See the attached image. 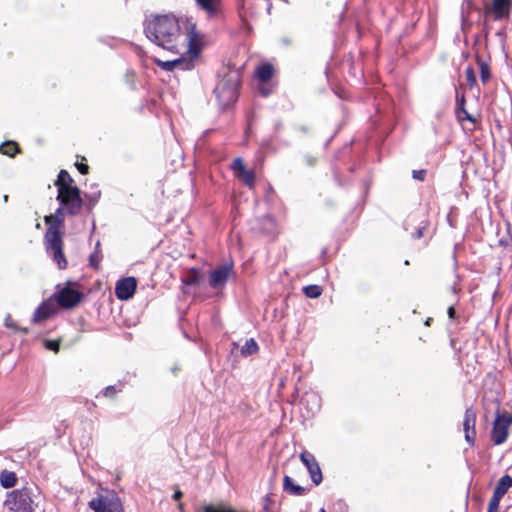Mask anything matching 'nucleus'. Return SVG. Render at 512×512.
Masks as SVG:
<instances>
[{"instance_id":"f257e3e1","label":"nucleus","mask_w":512,"mask_h":512,"mask_svg":"<svg viewBox=\"0 0 512 512\" xmlns=\"http://www.w3.org/2000/svg\"><path fill=\"white\" fill-rule=\"evenodd\" d=\"M146 37L163 49L179 53L182 33L179 20L173 14L150 15L144 23Z\"/></svg>"},{"instance_id":"f03ea898","label":"nucleus","mask_w":512,"mask_h":512,"mask_svg":"<svg viewBox=\"0 0 512 512\" xmlns=\"http://www.w3.org/2000/svg\"><path fill=\"white\" fill-rule=\"evenodd\" d=\"M64 209L65 207L60 205L54 214L45 216V223L48 225L44 235L45 249L59 269H66L68 264L63 253L64 242L61 232L65 221Z\"/></svg>"},{"instance_id":"7ed1b4c3","label":"nucleus","mask_w":512,"mask_h":512,"mask_svg":"<svg viewBox=\"0 0 512 512\" xmlns=\"http://www.w3.org/2000/svg\"><path fill=\"white\" fill-rule=\"evenodd\" d=\"M219 80L214 88V94L221 109L233 105L239 96L241 72L237 68L223 67L218 72Z\"/></svg>"},{"instance_id":"20e7f679","label":"nucleus","mask_w":512,"mask_h":512,"mask_svg":"<svg viewBox=\"0 0 512 512\" xmlns=\"http://www.w3.org/2000/svg\"><path fill=\"white\" fill-rule=\"evenodd\" d=\"M34 496L35 489L25 486L9 492L4 505L11 512H34Z\"/></svg>"},{"instance_id":"39448f33","label":"nucleus","mask_w":512,"mask_h":512,"mask_svg":"<svg viewBox=\"0 0 512 512\" xmlns=\"http://www.w3.org/2000/svg\"><path fill=\"white\" fill-rule=\"evenodd\" d=\"M56 199L70 215L79 214L83 206L81 192L78 187L60 189Z\"/></svg>"},{"instance_id":"423d86ee","label":"nucleus","mask_w":512,"mask_h":512,"mask_svg":"<svg viewBox=\"0 0 512 512\" xmlns=\"http://www.w3.org/2000/svg\"><path fill=\"white\" fill-rule=\"evenodd\" d=\"M89 507L94 512H124L121 499L114 491L93 498L89 502Z\"/></svg>"},{"instance_id":"0eeeda50","label":"nucleus","mask_w":512,"mask_h":512,"mask_svg":"<svg viewBox=\"0 0 512 512\" xmlns=\"http://www.w3.org/2000/svg\"><path fill=\"white\" fill-rule=\"evenodd\" d=\"M233 273V264L225 263L213 269L209 275V285L212 289H223L231 274Z\"/></svg>"},{"instance_id":"6e6552de","label":"nucleus","mask_w":512,"mask_h":512,"mask_svg":"<svg viewBox=\"0 0 512 512\" xmlns=\"http://www.w3.org/2000/svg\"><path fill=\"white\" fill-rule=\"evenodd\" d=\"M512 423V418H506L505 415H497L491 432V439L495 445L503 444L508 437V428Z\"/></svg>"},{"instance_id":"1a4fd4ad","label":"nucleus","mask_w":512,"mask_h":512,"mask_svg":"<svg viewBox=\"0 0 512 512\" xmlns=\"http://www.w3.org/2000/svg\"><path fill=\"white\" fill-rule=\"evenodd\" d=\"M300 459H301L302 463L305 465V467L307 468V470L310 474L311 481L315 485H319L323 480V476H322V472H321L319 463L317 462L315 456L308 451H303L300 454Z\"/></svg>"},{"instance_id":"9d476101","label":"nucleus","mask_w":512,"mask_h":512,"mask_svg":"<svg viewBox=\"0 0 512 512\" xmlns=\"http://www.w3.org/2000/svg\"><path fill=\"white\" fill-rule=\"evenodd\" d=\"M55 296L58 304L64 308L75 307L83 297L81 292L69 287L61 289Z\"/></svg>"},{"instance_id":"9b49d317","label":"nucleus","mask_w":512,"mask_h":512,"mask_svg":"<svg viewBox=\"0 0 512 512\" xmlns=\"http://www.w3.org/2000/svg\"><path fill=\"white\" fill-rule=\"evenodd\" d=\"M512 10V0H492L486 13H491L494 21L508 19Z\"/></svg>"},{"instance_id":"f8f14e48","label":"nucleus","mask_w":512,"mask_h":512,"mask_svg":"<svg viewBox=\"0 0 512 512\" xmlns=\"http://www.w3.org/2000/svg\"><path fill=\"white\" fill-rule=\"evenodd\" d=\"M476 413L472 407H468L464 413L463 430L465 433V440L470 447L475 445L476 438Z\"/></svg>"},{"instance_id":"ddd939ff","label":"nucleus","mask_w":512,"mask_h":512,"mask_svg":"<svg viewBox=\"0 0 512 512\" xmlns=\"http://www.w3.org/2000/svg\"><path fill=\"white\" fill-rule=\"evenodd\" d=\"M137 287V281L134 277H126L117 281L115 286V295L119 300H128L133 297Z\"/></svg>"},{"instance_id":"4468645a","label":"nucleus","mask_w":512,"mask_h":512,"mask_svg":"<svg viewBox=\"0 0 512 512\" xmlns=\"http://www.w3.org/2000/svg\"><path fill=\"white\" fill-rule=\"evenodd\" d=\"M231 168L237 179L242 181L249 188L254 186L255 175L252 171L246 169L243 160L240 157L234 159Z\"/></svg>"},{"instance_id":"2eb2a0df","label":"nucleus","mask_w":512,"mask_h":512,"mask_svg":"<svg viewBox=\"0 0 512 512\" xmlns=\"http://www.w3.org/2000/svg\"><path fill=\"white\" fill-rule=\"evenodd\" d=\"M198 9L203 11L208 18H216L222 13V0H195Z\"/></svg>"},{"instance_id":"dca6fc26","label":"nucleus","mask_w":512,"mask_h":512,"mask_svg":"<svg viewBox=\"0 0 512 512\" xmlns=\"http://www.w3.org/2000/svg\"><path fill=\"white\" fill-rule=\"evenodd\" d=\"M283 490L294 496H302L308 492V489L297 485L293 482V479L290 476L285 475L283 478Z\"/></svg>"},{"instance_id":"f3484780","label":"nucleus","mask_w":512,"mask_h":512,"mask_svg":"<svg viewBox=\"0 0 512 512\" xmlns=\"http://www.w3.org/2000/svg\"><path fill=\"white\" fill-rule=\"evenodd\" d=\"M53 314V306L47 301L42 302L35 310L32 321L39 323Z\"/></svg>"},{"instance_id":"a211bd4d","label":"nucleus","mask_w":512,"mask_h":512,"mask_svg":"<svg viewBox=\"0 0 512 512\" xmlns=\"http://www.w3.org/2000/svg\"><path fill=\"white\" fill-rule=\"evenodd\" d=\"M201 279V271L198 268H190L181 278V282L184 286H195L200 284Z\"/></svg>"},{"instance_id":"6ab92c4d","label":"nucleus","mask_w":512,"mask_h":512,"mask_svg":"<svg viewBox=\"0 0 512 512\" xmlns=\"http://www.w3.org/2000/svg\"><path fill=\"white\" fill-rule=\"evenodd\" d=\"M456 116L459 121L468 120L471 122H475V118L469 114L465 108V97L462 95L460 98L457 96V107H456Z\"/></svg>"},{"instance_id":"aec40b11","label":"nucleus","mask_w":512,"mask_h":512,"mask_svg":"<svg viewBox=\"0 0 512 512\" xmlns=\"http://www.w3.org/2000/svg\"><path fill=\"white\" fill-rule=\"evenodd\" d=\"M274 74V68L271 64L264 63L257 67L255 75L261 82L269 81Z\"/></svg>"},{"instance_id":"412c9836","label":"nucleus","mask_w":512,"mask_h":512,"mask_svg":"<svg viewBox=\"0 0 512 512\" xmlns=\"http://www.w3.org/2000/svg\"><path fill=\"white\" fill-rule=\"evenodd\" d=\"M73 178L66 170H61L58 174L57 180L55 181V185L57 186L58 192L62 188H73L72 186Z\"/></svg>"},{"instance_id":"4be33fe9","label":"nucleus","mask_w":512,"mask_h":512,"mask_svg":"<svg viewBox=\"0 0 512 512\" xmlns=\"http://www.w3.org/2000/svg\"><path fill=\"white\" fill-rule=\"evenodd\" d=\"M17 482L16 474L14 472L4 470L0 474V483L4 488H12Z\"/></svg>"},{"instance_id":"5701e85b","label":"nucleus","mask_w":512,"mask_h":512,"mask_svg":"<svg viewBox=\"0 0 512 512\" xmlns=\"http://www.w3.org/2000/svg\"><path fill=\"white\" fill-rule=\"evenodd\" d=\"M301 402H302V404H309V403L312 404V407L310 409L312 414H314L320 408V398L315 393H306L303 396Z\"/></svg>"},{"instance_id":"b1692460","label":"nucleus","mask_w":512,"mask_h":512,"mask_svg":"<svg viewBox=\"0 0 512 512\" xmlns=\"http://www.w3.org/2000/svg\"><path fill=\"white\" fill-rule=\"evenodd\" d=\"M258 349H259V347H258L257 342L253 338H250V339L246 340L245 344L242 346L241 354L243 356H249V355L257 353Z\"/></svg>"},{"instance_id":"393cba45","label":"nucleus","mask_w":512,"mask_h":512,"mask_svg":"<svg viewBox=\"0 0 512 512\" xmlns=\"http://www.w3.org/2000/svg\"><path fill=\"white\" fill-rule=\"evenodd\" d=\"M477 64L479 66V69H480V77H481V81L483 83H486L489 81L490 77H491V73H490V67L489 65L483 61L480 57H477Z\"/></svg>"},{"instance_id":"a878e982","label":"nucleus","mask_w":512,"mask_h":512,"mask_svg":"<svg viewBox=\"0 0 512 512\" xmlns=\"http://www.w3.org/2000/svg\"><path fill=\"white\" fill-rule=\"evenodd\" d=\"M18 151L19 148L17 144L12 141H8L0 146V153H3L10 157H13Z\"/></svg>"},{"instance_id":"bb28decb","label":"nucleus","mask_w":512,"mask_h":512,"mask_svg":"<svg viewBox=\"0 0 512 512\" xmlns=\"http://www.w3.org/2000/svg\"><path fill=\"white\" fill-rule=\"evenodd\" d=\"M322 291L323 289L319 285H308L303 288L304 294L312 299L318 298L322 294Z\"/></svg>"},{"instance_id":"cd10ccee","label":"nucleus","mask_w":512,"mask_h":512,"mask_svg":"<svg viewBox=\"0 0 512 512\" xmlns=\"http://www.w3.org/2000/svg\"><path fill=\"white\" fill-rule=\"evenodd\" d=\"M496 487L507 493V491L512 487V477L508 474L502 476Z\"/></svg>"},{"instance_id":"c85d7f7f","label":"nucleus","mask_w":512,"mask_h":512,"mask_svg":"<svg viewBox=\"0 0 512 512\" xmlns=\"http://www.w3.org/2000/svg\"><path fill=\"white\" fill-rule=\"evenodd\" d=\"M158 64L166 70H173L174 68H176L178 66H182V65L186 64V62L183 59L178 58V59H175L172 61H165V62L159 61Z\"/></svg>"},{"instance_id":"c756f323","label":"nucleus","mask_w":512,"mask_h":512,"mask_svg":"<svg viewBox=\"0 0 512 512\" xmlns=\"http://www.w3.org/2000/svg\"><path fill=\"white\" fill-rule=\"evenodd\" d=\"M101 196V191L96 189L95 191L88 193L85 195L86 199L89 202V206L93 207L96 205V203L99 201Z\"/></svg>"},{"instance_id":"7c9ffc66","label":"nucleus","mask_w":512,"mask_h":512,"mask_svg":"<svg viewBox=\"0 0 512 512\" xmlns=\"http://www.w3.org/2000/svg\"><path fill=\"white\" fill-rule=\"evenodd\" d=\"M465 74H466V80L468 82V84L472 87L476 84V75H475V71L473 69V67L471 66H468L465 70Z\"/></svg>"},{"instance_id":"2f4dec72","label":"nucleus","mask_w":512,"mask_h":512,"mask_svg":"<svg viewBox=\"0 0 512 512\" xmlns=\"http://www.w3.org/2000/svg\"><path fill=\"white\" fill-rule=\"evenodd\" d=\"M120 390L117 389V387L115 385H110V386H107L106 388H104L102 390V394L105 396V397H114V395L119 392Z\"/></svg>"},{"instance_id":"473e14b6","label":"nucleus","mask_w":512,"mask_h":512,"mask_svg":"<svg viewBox=\"0 0 512 512\" xmlns=\"http://www.w3.org/2000/svg\"><path fill=\"white\" fill-rule=\"evenodd\" d=\"M99 262H100V257L97 254V252L92 253L90 255V257H89V264H90V266L95 268V269H98Z\"/></svg>"},{"instance_id":"72a5a7b5","label":"nucleus","mask_w":512,"mask_h":512,"mask_svg":"<svg viewBox=\"0 0 512 512\" xmlns=\"http://www.w3.org/2000/svg\"><path fill=\"white\" fill-rule=\"evenodd\" d=\"M5 326L14 331L20 330V328L17 326V324L14 322V320L12 319V317L10 315H7L5 318Z\"/></svg>"},{"instance_id":"f704fd0d","label":"nucleus","mask_w":512,"mask_h":512,"mask_svg":"<svg viewBox=\"0 0 512 512\" xmlns=\"http://www.w3.org/2000/svg\"><path fill=\"white\" fill-rule=\"evenodd\" d=\"M506 493L504 491H502L501 489H499L498 487H495L494 489V492H493V495L491 497L492 500H495V501H499L501 500V498L505 495Z\"/></svg>"},{"instance_id":"c9c22d12","label":"nucleus","mask_w":512,"mask_h":512,"mask_svg":"<svg viewBox=\"0 0 512 512\" xmlns=\"http://www.w3.org/2000/svg\"><path fill=\"white\" fill-rule=\"evenodd\" d=\"M506 493L504 491H502L501 489H499L498 487H495L494 489V492H493V495L491 497L492 500H495V501H499L501 500V498L505 495Z\"/></svg>"},{"instance_id":"e433bc0d","label":"nucleus","mask_w":512,"mask_h":512,"mask_svg":"<svg viewBox=\"0 0 512 512\" xmlns=\"http://www.w3.org/2000/svg\"><path fill=\"white\" fill-rule=\"evenodd\" d=\"M194 28H195V26L193 25L192 26V31L188 35H186L185 38L183 39V44L185 42H187L188 45H189V48L191 50H192V44H193V41H194V37H193V35H194Z\"/></svg>"},{"instance_id":"4c0bfd02","label":"nucleus","mask_w":512,"mask_h":512,"mask_svg":"<svg viewBox=\"0 0 512 512\" xmlns=\"http://www.w3.org/2000/svg\"><path fill=\"white\" fill-rule=\"evenodd\" d=\"M499 501H495L490 499L488 504V511L487 512H498L499 510Z\"/></svg>"},{"instance_id":"58836bf2","label":"nucleus","mask_w":512,"mask_h":512,"mask_svg":"<svg viewBox=\"0 0 512 512\" xmlns=\"http://www.w3.org/2000/svg\"><path fill=\"white\" fill-rule=\"evenodd\" d=\"M45 346L49 350H53V351L59 350V343L56 341H46Z\"/></svg>"},{"instance_id":"ea45409f","label":"nucleus","mask_w":512,"mask_h":512,"mask_svg":"<svg viewBox=\"0 0 512 512\" xmlns=\"http://www.w3.org/2000/svg\"><path fill=\"white\" fill-rule=\"evenodd\" d=\"M76 166L81 174L84 175V174L88 173V169H89L88 165L83 164V163H76Z\"/></svg>"},{"instance_id":"a19ab883","label":"nucleus","mask_w":512,"mask_h":512,"mask_svg":"<svg viewBox=\"0 0 512 512\" xmlns=\"http://www.w3.org/2000/svg\"><path fill=\"white\" fill-rule=\"evenodd\" d=\"M304 160H305L306 164L309 166H314L316 163V159L310 155H306L304 157Z\"/></svg>"},{"instance_id":"79ce46f5","label":"nucleus","mask_w":512,"mask_h":512,"mask_svg":"<svg viewBox=\"0 0 512 512\" xmlns=\"http://www.w3.org/2000/svg\"><path fill=\"white\" fill-rule=\"evenodd\" d=\"M252 0H242V9L251 10Z\"/></svg>"},{"instance_id":"37998d69","label":"nucleus","mask_w":512,"mask_h":512,"mask_svg":"<svg viewBox=\"0 0 512 512\" xmlns=\"http://www.w3.org/2000/svg\"><path fill=\"white\" fill-rule=\"evenodd\" d=\"M447 314H448V317L450 319H455L456 318V310L453 306H450L447 310Z\"/></svg>"},{"instance_id":"c03bdc74","label":"nucleus","mask_w":512,"mask_h":512,"mask_svg":"<svg viewBox=\"0 0 512 512\" xmlns=\"http://www.w3.org/2000/svg\"><path fill=\"white\" fill-rule=\"evenodd\" d=\"M428 171L426 169H420L418 170V181H423L425 179V176L427 175Z\"/></svg>"},{"instance_id":"a18cd8bd","label":"nucleus","mask_w":512,"mask_h":512,"mask_svg":"<svg viewBox=\"0 0 512 512\" xmlns=\"http://www.w3.org/2000/svg\"><path fill=\"white\" fill-rule=\"evenodd\" d=\"M271 503H272V499H271V497H270L269 495H266V496L264 497V506H263V507H264V509H265V510H268V507H269V505H270Z\"/></svg>"},{"instance_id":"49530a36","label":"nucleus","mask_w":512,"mask_h":512,"mask_svg":"<svg viewBox=\"0 0 512 512\" xmlns=\"http://www.w3.org/2000/svg\"><path fill=\"white\" fill-rule=\"evenodd\" d=\"M183 496V493L180 490H176L172 496L173 500H180Z\"/></svg>"},{"instance_id":"de8ad7c7","label":"nucleus","mask_w":512,"mask_h":512,"mask_svg":"<svg viewBox=\"0 0 512 512\" xmlns=\"http://www.w3.org/2000/svg\"><path fill=\"white\" fill-rule=\"evenodd\" d=\"M424 227H420L418 228V232H417V235H418V239L421 238L423 235H424Z\"/></svg>"},{"instance_id":"09e8293b","label":"nucleus","mask_w":512,"mask_h":512,"mask_svg":"<svg viewBox=\"0 0 512 512\" xmlns=\"http://www.w3.org/2000/svg\"><path fill=\"white\" fill-rule=\"evenodd\" d=\"M266 220L273 226L274 225V222H273V219L269 216L266 217Z\"/></svg>"},{"instance_id":"8fccbe9b","label":"nucleus","mask_w":512,"mask_h":512,"mask_svg":"<svg viewBox=\"0 0 512 512\" xmlns=\"http://www.w3.org/2000/svg\"><path fill=\"white\" fill-rule=\"evenodd\" d=\"M411 174H412V178L416 179V175H417L416 169H413Z\"/></svg>"},{"instance_id":"3c124183","label":"nucleus","mask_w":512,"mask_h":512,"mask_svg":"<svg viewBox=\"0 0 512 512\" xmlns=\"http://www.w3.org/2000/svg\"><path fill=\"white\" fill-rule=\"evenodd\" d=\"M432 321H433V319H432V318H428V319L425 321V325H426V326H429V325H430V323H431Z\"/></svg>"},{"instance_id":"603ef678","label":"nucleus","mask_w":512,"mask_h":512,"mask_svg":"<svg viewBox=\"0 0 512 512\" xmlns=\"http://www.w3.org/2000/svg\"><path fill=\"white\" fill-rule=\"evenodd\" d=\"M178 508H179V510H180L181 512H184V505H183V503H180V504L178 505Z\"/></svg>"},{"instance_id":"864d4df0","label":"nucleus","mask_w":512,"mask_h":512,"mask_svg":"<svg viewBox=\"0 0 512 512\" xmlns=\"http://www.w3.org/2000/svg\"><path fill=\"white\" fill-rule=\"evenodd\" d=\"M261 93L264 95V96H267L269 94V92L266 90V89H261Z\"/></svg>"},{"instance_id":"5fc2aeb1","label":"nucleus","mask_w":512,"mask_h":512,"mask_svg":"<svg viewBox=\"0 0 512 512\" xmlns=\"http://www.w3.org/2000/svg\"><path fill=\"white\" fill-rule=\"evenodd\" d=\"M99 247H100V242H97L96 244V247H95V251L94 252H97V254L99 253Z\"/></svg>"},{"instance_id":"6e6d98bb","label":"nucleus","mask_w":512,"mask_h":512,"mask_svg":"<svg viewBox=\"0 0 512 512\" xmlns=\"http://www.w3.org/2000/svg\"><path fill=\"white\" fill-rule=\"evenodd\" d=\"M3 200H4V202H7L8 201V196L4 195Z\"/></svg>"},{"instance_id":"4d7b16f0","label":"nucleus","mask_w":512,"mask_h":512,"mask_svg":"<svg viewBox=\"0 0 512 512\" xmlns=\"http://www.w3.org/2000/svg\"><path fill=\"white\" fill-rule=\"evenodd\" d=\"M186 65H187V66H186L185 68H190V66H192V63H191V62H188Z\"/></svg>"},{"instance_id":"13d9d810","label":"nucleus","mask_w":512,"mask_h":512,"mask_svg":"<svg viewBox=\"0 0 512 512\" xmlns=\"http://www.w3.org/2000/svg\"><path fill=\"white\" fill-rule=\"evenodd\" d=\"M24 333H27L28 332V329L27 328H24V329H21Z\"/></svg>"},{"instance_id":"bf43d9fd","label":"nucleus","mask_w":512,"mask_h":512,"mask_svg":"<svg viewBox=\"0 0 512 512\" xmlns=\"http://www.w3.org/2000/svg\"><path fill=\"white\" fill-rule=\"evenodd\" d=\"M319 512H326V510L324 508H321Z\"/></svg>"},{"instance_id":"052dcab7","label":"nucleus","mask_w":512,"mask_h":512,"mask_svg":"<svg viewBox=\"0 0 512 512\" xmlns=\"http://www.w3.org/2000/svg\"><path fill=\"white\" fill-rule=\"evenodd\" d=\"M428 193H429V196H431V195H432V190H431V189H429V190H428Z\"/></svg>"}]
</instances>
